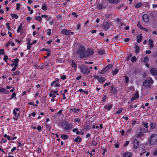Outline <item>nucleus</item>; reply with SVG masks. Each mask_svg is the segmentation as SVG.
<instances>
[{"mask_svg":"<svg viewBox=\"0 0 157 157\" xmlns=\"http://www.w3.org/2000/svg\"><path fill=\"white\" fill-rule=\"evenodd\" d=\"M10 16L12 18V19H13L14 18L16 19H17L19 17L16 14H14L13 13H10Z\"/></svg>","mask_w":157,"mask_h":157,"instance_id":"nucleus-22","label":"nucleus"},{"mask_svg":"<svg viewBox=\"0 0 157 157\" xmlns=\"http://www.w3.org/2000/svg\"><path fill=\"white\" fill-rule=\"evenodd\" d=\"M41 9L44 11L46 10L47 9V6L45 3H44L42 5Z\"/></svg>","mask_w":157,"mask_h":157,"instance_id":"nucleus-26","label":"nucleus"},{"mask_svg":"<svg viewBox=\"0 0 157 157\" xmlns=\"http://www.w3.org/2000/svg\"><path fill=\"white\" fill-rule=\"evenodd\" d=\"M94 79H98L100 83L104 82L106 80L105 78L103 77L95 76L94 77Z\"/></svg>","mask_w":157,"mask_h":157,"instance_id":"nucleus-7","label":"nucleus"},{"mask_svg":"<svg viewBox=\"0 0 157 157\" xmlns=\"http://www.w3.org/2000/svg\"><path fill=\"white\" fill-rule=\"evenodd\" d=\"M47 35L48 36H50L51 35V29H48L47 30Z\"/></svg>","mask_w":157,"mask_h":157,"instance_id":"nucleus-53","label":"nucleus"},{"mask_svg":"<svg viewBox=\"0 0 157 157\" xmlns=\"http://www.w3.org/2000/svg\"><path fill=\"white\" fill-rule=\"evenodd\" d=\"M148 42L149 43V45H150V47L152 48L154 46V45L153 44V41L152 39H150L149 40Z\"/></svg>","mask_w":157,"mask_h":157,"instance_id":"nucleus-23","label":"nucleus"},{"mask_svg":"<svg viewBox=\"0 0 157 157\" xmlns=\"http://www.w3.org/2000/svg\"><path fill=\"white\" fill-rule=\"evenodd\" d=\"M8 91L2 87H0V93H2L7 94L8 93Z\"/></svg>","mask_w":157,"mask_h":157,"instance_id":"nucleus-18","label":"nucleus"},{"mask_svg":"<svg viewBox=\"0 0 157 157\" xmlns=\"http://www.w3.org/2000/svg\"><path fill=\"white\" fill-rule=\"evenodd\" d=\"M112 106L113 105L111 104L109 105L108 106H105V109H106L107 110H109L111 109V108L112 107Z\"/></svg>","mask_w":157,"mask_h":157,"instance_id":"nucleus-29","label":"nucleus"},{"mask_svg":"<svg viewBox=\"0 0 157 157\" xmlns=\"http://www.w3.org/2000/svg\"><path fill=\"white\" fill-rule=\"evenodd\" d=\"M140 132L143 134V133H146L147 132H149V131L147 129H145L144 128H140Z\"/></svg>","mask_w":157,"mask_h":157,"instance_id":"nucleus-27","label":"nucleus"},{"mask_svg":"<svg viewBox=\"0 0 157 157\" xmlns=\"http://www.w3.org/2000/svg\"><path fill=\"white\" fill-rule=\"evenodd\" d=\"M142 18L143 21L145 23H147L149 21V17L147 14H144L142 16Z\"/></svg>","mask_w":157,"mask_h":157,"instance_id":"nucleus-8","label":"nucleus"},{"mask_svg":"<svg viewBox=\"0 0 157 157\" xmlns=\"http://www.w3.org/2000/svg\"><path fill=\"white\" fill-rule=\"evenodd\" d=\"M113 65L112 64H109L106 66L104 69H112Z\"/></svg>","mask_w":157,"mask_h":157,"instance_id":"nucleus-34","label":"nucleus"},{"mask_svg":"<svg viewBox=\"0 0 157 157\" xmlns=\"http://www.w3.org/2000/svg\"><path fill=\"white\" fill-rule=\"evenodd\" d=\"M32 19V17H28L26 18V21L27 22H30Z\"/></svg>","mask_w":157,"mask_h":157,"instance_id":"nucleus-48","label":"nucleus"},{"mask_svg":"<svg viewBox=\"0 0 157 157\" xmlns=\"http://www.w3.org/2000/svg\"><path fill=\"white\" fill-rule=\"evenodd\" d=\"M19 61V59L18 58H16L12 61V62L14 64L15 67L12 69H16V67L18 66V63Z\"/></svg>","mask_w":157,"mask_h":157,"instance_id":"nucleus-12","label":"nucleus"},{"mask_svg":"<svg viewBox=\"0 0 157 157\" xmlns=\"http://www.w3.org/2000/svg\"><path fill=\"white\" fill-rule=\"evenodd\" d=\"M154 81L151 77L149 78V80H146L143 83V86L147 89L150 88L151 87V84H153Z\"/></svg>","mask_w":157,"mask_h":157,"instance_id":"nucleus-2","label":"nucleus"},{"mask_svg":"<svg viewBox=\"0 0 157 157\" xmlns=\"http://www.w3.org/2000/svg\"><path fill=\"white\" fill-rule=\"evenodd\" d=\"M71 65L72 67L74 68H76L77 65L75 62L73 60H72L71 62Z\"/></svg>","mask_w":157,"mask_h":157,"instance_id":"nucleus-30","label":"nucleus"},{"mask_svg":"<svg viewBox=\"0 0 157 157\" xmlns=\"http://www.w3.org/2000/svg\"><path fill=\"white\" fill-rule=\"evenodd\" d=\"M35 19L40 22H41L42 21V17L40 16H36L35 17Z\"/></svg>","mask_w":157,"mask_h":157,"instance_id":"nucleus-25","label":"nucleus"},{"mask_svg":"<svg viewBox=\"0 0 157 157\" xmlns=\"http://www.w3.org/2000/svg\"><path fill=\"white\" fill-rule=\"evenodd\" d=\"M78 129L77 128H74L73 130V132H75V131H76V133L77 134H78L79 133V132L78 131Z\"/></svg>","mask_w":157,"mask_h":157,"instance_id":"nucleus-49","label":"nucleus"},{"mask_svg":"<svg viewBox=\"0 0 157 157\" xmlns=\"http://www.w3.org/2000/svg\"><path fill=\"white\" fill-rule=\"evenodd\" d=\"M122 110L123 109H120L117 111L116 112V113L117 114H120L121 113Z\"/></svg>","mask_w":157,"mask_h":157,"instance_id":"nucleus-51","label":"nucleus"},{"mask_svg":"<svg viewBox=\"0 0 157 157\" xmlns=\"http://www.w3.org/2000/svg\"><path fill=\"white\" fill-rule=\"evenodd\" d=\"M143 5V3L141 2H140L139 3H137L135 4V8L136 9H138L140 7H142Z\"/></svg>","mask_w":157,"mask_h":157,"instance_id":"nucleus-14","label":"nucleus"},{"mask_svg":"<svg viewBox=\"0 0 157 157\" xmlns=\"http://www.w3.org/2000/svg\"><path fill=\"white\" fill-rule=\"evenodd\" d=\"M81 72L84 74H87L90 72L89 69H81Z\"/></svg>","mask_w":157,"mask_h":157,"instance_id":"nucleus-24","label":"nucleus"},{"mask_svg":"<svg viewBox=\"0 0 157 157\" xmlns=\"http://www.w3.org/2000/svg\"><path fill=\"white\" fill-rule=\"evenodd\" d=\"M16 95V94L15 93H13L11 97V99H13L14 98H15V99H16V98L15 97Z\"/></svg>","mask_w":157,"mask_h":157,"instance_id":"nucleus-52","label":"nucleus"},{"mask_svg":"<svg viewBox=\"0 0 157 157\" xmlns=\"http://www.w3.org/2000/svg\"><path fill=\"white\" fill-rule=\"evenodd\" d=\"M137 42L138 43H140L142 41L143 38L142 36H141V34H140L139 36H137Z\"/></svg>","mask_w":157,"mask_h":157,"instance_id":"nucleus-20","label":"nucleus"},{"mask_svg":"<svg viewBox=\"0 0 157 157\" xmlns=\"http://www.w3.org/2000/svg\"><path fill=\"white\" fill-rule=\"evenodd\" d=\"M155 123L151 122L150 124V128L151 129H154L155 128Z\"/></svg>","mask_w":157,"mask_h":157,"instance_id":"nucleus-32","label":"nucleus"},{"mask_svg":"<svg viewBox=\"0 0 157 157\" xmlns=\"http://www.w3.org/2000/svg\"><path fill=\"white\" fill-rule=\"evenodd\" d=\"M134 48L135 49V52L136 54L138 53L140 51V47L137 45L136 44L134 46Z\"/></svg>","mask_w":157,"mask_h":157,"instance_id":"nucleus-15","label":"nucleus"},{"mask_svg":"<svg viewBox=\"0 0 157 157\" xmlns=\"http://www.w3.org/2000/svg\"><path fill=\"white\" fill-rule=\"evenodd\" d=\"M61 33L65 35L70 36V30H67V29H64L62 31Z\"/></svg>","mask_w":157,"mask_h":157,"instance_id":"nucleus-10","label":"nucleus"},{"mask_svg":"<svg viewBox=\"0 0 157 157\" xmlns=\"http://www.w3.org/2000/svg\"><path fill=\"white\" fill-rule=\"evenodd\" d=\"M139 97V94L138 92L136 93L135 95L131 99V101H133L138 98Z\"/></svg>","mask_w":157,"mask_h":157,"instance_id":"nucleus-21","label":"nucleus"},{"mask_svg":"<svg viewBox=\"0 0 157 157\" xmlns=\"http://www.w3.org/2000/svg\"><path fill=\"white\" fill-rule=\"evenodd\" d=\"M21 6V4L19 3L16 4V9L17 10H19L20 9V7Z\"/></svg>","mask_w":157,"mask_h":157,"instance_id":"nucleus-43","label":"nucleus"},{"mask_svg":"<svg viewBox=\"0 0 157 157\" xmlns=\"http://www.w3.org/2000/svg\"><path fill=\"white\" fill-rule=\"evenodd\" d=\"M0 54L4 55L5 52H4V50L3 49H0Z\"/></svg>","mask_w":157,"mask_h":157,"instance_id":"nucleus-50","label":"nucleus"},{"mask_svg":"<svg viewBox=\"0 0 157 157\" xmlns=\"http://www.w3.org/2000/svg\"><path fill=\"white\" fill-rule=\"evenodd\" d=\"M19 110V109L18 108H16L15 109H14L13 110V113L14 116H16L17 117H18L20 115L19 114H18L17 115V112Z\"/></svg>","mask_w":157,"mask_h":157,"instance_id":"nucleus-16","label":"nucleus"},{"mask_svg":"<svg viewBox=\"0 0 157 157\" xmlns=\"http://www.w3.org/2000/svg\"><path fill=\"white\" fill-rule=\"evenodd\" d=\"M98 54L99 55H102L105 53L104 50L102 49H100L98 51Z\"/></svg>","mask_w":157,"mask_h":157,"instance_id":"nucleus-28","label":"nucleus"},{"mask_svg":"<svg viewBox=\"0 0 157 157\" xmlns=\"http://www.w3.org/2000/svg\"><path fill=\"white\" fill-rule=\"evenodd\" d=\"M76 29L78 30H80L81 29V24L80 23H78L77 25Z\"/></svg>","mask_w":157,"mask_h":157,"instance_id":"nucleus-40","label":"nucleus"},{"mask_svg":"<svg viewBox=\"0 0 157 157\" xmlns=\"http://www.w3.org/2000/svg\"><path fill=\"white\" fill-rule=\"evenodd\" d=\"M73 125L71 123H68L66 124L64 129L65 130H68L72 128Z\"/></svg>","mask_w":157,"mask_h":157,"instance_id":"nucleus-9","label":"nucleus"},{"mask_svg":"<svg viewBox=\"0 0 157 157\" xmlns=\"http://www.w3.org/2000/svg\"><path fill=\"white\" fill-rule=\"evenodd\" d=\"M85 51V48L83 46H81L78 49L77 52V54L80 55V58H84Z\"/></svg>","mask_w":157,"mask_h":157,"instance_id":"nucleus-3","label":"nucleus"},{"mask_svg":"<svg viewBox=\"0 0 157 157\" xmlns=\"http://www.w3.org/2000/svg\"><path fill=\"white\" fill-rule=\"evenodd\" d=\"M134 146L133 149H137L139 146V142L136 139H134Z\"/></svg>","mask_w":157,"mask_h":157,"instance_id":"nucleus-11","label":"nucleus"},{"mask_svg":"<svg viewBox=\"0 0 157 157\" xmlns=\"http://www.w3.org/2000/svg\"><path fill=\"white\" fill-rule=\"evenodd\" d=\"M148 123L146 122H142V125L146 128H148L149 127Z\"/></svg>","mask_w":157,"mask_h":157,"instance_id":"nucleus-37","label":"nucleus"},{"mask_svg":"<svg viewBox=\"0 0 157 157\" xmlns=\"http://www.w3.org/2000/svg\"><path fill=\"white\" fill-rule=\"evenodd\" d=\"M4 137L5 138L7 137L8 140H10V136L7 135V134H5L4 135Z\"/></svg>","mask_w":157,"mask_h":157,"instance_id":"nucleus-58","label":"nucleus"},{"mask_svg":"<svg viewBox=\"0 0 157 157\" xmlns=\"http://www.w3.org/2000/svg\"><path fill=\"white\" fill-rule=\"evenodd\" d=\"M137 26L139 28L140 30L143 29H144V28L141 25L140 22L139 21L138 22Z\"/></svg>","mask_w":157,"mask_h":157,"instance_id":"nucleus-38","label":"nucleus"},{"mask_svg":"<svg viewBox=\"0 0 157 157\" xmlns=\"http://www.w3.org/2000/svg\"><path fill=\"white\" fill-rule=\"evenodd\" d=\"M97 144V143L96 141H95L94 140H93L91 142V145L93 146H95Z\"/></svg>","mask_w":157,"mask_h":157,"instance_id":"nucleus-42","label":"nucleus"},{"mask_svg":"<svg viewBox=\"0 0 157 157\" xmlns=\"http://www.w3.org/2000/svg\"><path fill=\"white\" fill-rule=\"evenodd\" d=\"M81 138H80L79 136H77V137L76 138H75L74 140L75 142H77L78 141V143L80 142L81 141Z\"/></svg>","mask_w":157,"mask_h":157,"instance_id":"nucleus-36","label":"nucleus"},{"mask_svg":"<svg viewBox=\"0 0 157 157\" xmlns=\"http://www.w3.org/2000/svg\"><path fill=\"white\" fill-rule=\"evenodd\" d=\"M22 24L21 23L20 24V25H19L17 28V33H19L21 32V30L22 28Z\"/></svg>","mask_w":157,"mask_h":157,"instance_id":"nucleus-33","label":"nucleus"},{"mask_svg":"<svg viewBox=\"0 0 157 157\" xmlns=\"http://www.w3.org/2000/svg\"><path fill=\"white\" fill-rule=\"evenodd\" d=\"M125 81L126 83H128V82H129L128 77L127 76H125Z\"/></svg>","mask_w":157,"mask_h":157,"instance_id":"nucleus-46","label":"nucleus"},{"mask_svg":"<svg viewBox=\"0 0 157 157\" xmlns=\"http://www.w3.org/2000/svg\"><path fill=\"white\" fill-rule=\"evenodd\" d=\"M136 56H133L132 58V59H131V61L133 62V63H134L136 61Z\"/></svg>","mask_w":157,"mask_h":157,"instance_id":"nucleus-44","label":"nucleus"},{"mask_svg":"<svg viewBox=\"0 0 157 157\" xmlns=\"http://www.w3.org/2000/svg\"><path fill=\"white\" fill-rule=\"evenodd\" d=\"M148 58L147 56H145L144 57V62L145 63L147 62L148 60Z\"/></svg>","mask_w":157,"mask_h":157,"instance_id":"nucleus-54","label":"nucleus"},{"mask_svg":"<svg viewBox=\"0 0 157 157\" xmlns=\"http://www.w3.org/2000/svg\"><path fill=\"white\" fill-rule=\"evenodd\" d=\"M132 152H125L123 155V157H131L132 155Z\"/></svg>","mask_w":157,"mask_h":157,"instance_id":"nucleus-13","label":"nucleus"},{"mask_svg":"<svg viewBox=\"0 0 157 157\" xmlns=\"http://www.w3.org/2000/svg\"><path fill=\"white\" fill-rule=\"evenodd\" d=\"M124 6V5L122 4H121V5H120L119 6H118L117 7V8L118 9H121V8H122V7H123Z\"/></svg>","mask_w":157,"mask_h":157,"instance_id":"nucleus-61","label":"nucleus"},{"mask_svg":"<svg viewBox=\"0 0 157 157\" xmlns=\"http://www.w3.org/2000/svg\"><path fill=\"white\" fill-rule=\"evenodd\" d=\"M32 45V44H27V49L29 50H31V46Z\"/></svg>","mask_w":157,"mask_h":157,"instance_id":"nucleus-41","label":"nucleus"},{"mask_svg":"<svg viewBox=\"0 0 157 157\" xmlns=\"http://www.w3.org/2000/svg\"><path fill=\"white\" fill-rule=\"evenodd\" d=\"M9 25H10L9 23H6V25L7 26V29L9 30H10L11 29H10V27L9 26Z\"/></svg>","mask_w":157,"mask_h":157,"instance_id":"nucleus-56","label":"nucleus"},{"mask_svg":"<svg viewBox=\"0 0 157 157\" xmlns=\"http://www.w3.org/2000/svg\"><path fill=\"white\" fill-rule=\"evenodd\" d=\"M68 136L66 134H63L61 136V137L63 139H66L68 138Z\"/></svg>","mask_w":157,"mask_h":157,"instance_id":"nucleus-39","label":"nucleus"},{"mask_svg":"<svg viewBox=\"0 0 157 157\" xmlns=\"http://www.w3.org/2000/svg\"><path fill=\"white\" fill-rule=\"evenodd\" d=\"M106 71V69H102V70H101V72H100V73L101 74H104L105 72Z\"/></svg>","mask_w":157,"mask_h":157,"instance_id":"nucleus-63","label":"nucleus"},{"mask_svg":"<svg viewBox=\"0 0 157 157\" xmlns=\"http://www.w3.org/2000/svg\"><path fill=\"white\" fill-rule=\"evenodd\" d=\"M21 73V72L19 71H15V72H14L13 75H18Z\"/></svg>","mask_w":157,"mask_h":157,"instance_id":"nucleus-45","label":"nucleus"},{"mask_svg":"<svg viewBox=\"0 0 157 157\" xmlns=\"http://www.w3.org/2000/svg\"><path fill=\"white\" fill-rule=\"evenodd\" d=\"M144 136L143 134L141 133L140 132L139 133H136L135 136V137L136 138H141L142 136Z\"/></svg>","mask_w":157,"mask_h":157,"instance_id":"nucleus-17","label":"nucleus"},{"mask_svg":"<svg viewBox=\"0 0 157 157\" xmlns=\"http://www.w3.org/2000/svg\"><path fill=\"white\" fill-rule=\"evenodd\" d=\"M149 140L150 145L155 144L157 143V134H152L149 137Z\"/></svg>","mask_w":157,"mask_h":157,"instance_id":"nucleus-1","label":"nucleus"},{"mask_svg":"<svg viewBox=\"0 0 157 157\" xmlns=\"http://www.w3.org/2000/svg\"><path fill=\"white\" fill-rule=\"evenodd\" d=\"M71 15L75 17H77L78 16V15L76 14V13L75 12H72L71 13Z\"/></svg>","mask_w":157,"mask_h":157,"instance_id":"nucleus-57","label":"nucleus"},{"mask_svg":"<svg viewBox=\"0 0 157 157\" xmlns=\"http://www.w3.org/2000/svg\"><path fill=\"white\" fill-rule=\"evenodd\" d=\"M118 69H116L113 71V75H116L118 72Z\"/></svg>","mask_w":157,"mask_h":157,"instance_id":"nucleus-55","label":"nucleus"},{"mask_svg":"<svg viewBox=\"0 0 157 157\" xmlns=\"http://www.w3.org/2000/svg\"><path fill=\"white\" fill-rule=\"evenodd\" d=\"M94 51L93 49H90V48H88L87 50L85 51L84 58L92 56L94 54Z\"/></svg>","mask_w":157,"mask_h":157,"instance_id":"nucleus-4","label":"nucleus"},{"mask_svg":"<svg viewBox=\"0 0 157 157\" xmlns=\"http://www.w3.org/2000/svg\"><path fill=\"white\" fill-rule=\"evenodd\" d=\"M70 110L74 113H76L79 111V110L78 109H77L75 108H73L72 109H71Z\"/></svg>","mask_w":157,"mask_h":157,"instance_id":"nucleus-35","label":"nucleus"},{"mask_svg":"<svg viewBox=\"0 0 157 157\" xmlns=\"http://www.w3.org/2000/svg\"><path fill=\"white\" fill-rule=\"evenodd\" d=\"M9 41V43H10V45L11 44V45L12 46H14L15 44L14 43H13V42H12V41Z\"/></svg>","mask_w":157,"mask_h":157,"instance_id":"nucleus-62","label":"nucleus"},{"mask_svg":"<svg viewBox=\"0 0 157 157\" xmlns=\"http://www.w3.org/2000/svg\"><path fill=\"white\" fill-rule=\"evenodd\" d=\"M98 8L99 10H101L103 8V6L102 5H99L98 6Z\"/></svg>","mask_w":157,"mask_h":157,"instance_id":"nucleus-60","label":"nucleus"},{"mask_svg":"<svg viewBox=\"0 0 157 157\" xmlns=\"http://www.w3.org/2000/svg\"><path fill=\"white\" fill-rule=\"evenodd\" d=\"M132 56V55L130 54L127 57H126V60L127 61H128L129 59H130V58Z\"/></svg>","mask_w":157,"mask_h":157,"instance_id":"nucleus-64","label":"nucleus"},{"mask_svg":"<svg viewBox=\"0 0 157 157\" xmlns=\"http://www.w3.org/2000/svg\"><path fill=\"white\" fill-rule=\"evenodd\" d=\"M27 8L28 9V10L30 11V13L31 14L33 13V10L31 9L30 7L29 6H28Z\"/></svg>","mask_w":157,"mask_h":157,"instance_id":"nucleus-47","label":"nucleus"},{"mask_svg":"<svg viewBox=\"0 0 157 157\" xmlns=\"http://www.w3.org/2000/svg\"><path fill=\"white\" fill-rule=\"evenodd\" d=\"M56 95H59V93L58 90H52V92L49 94V96L50 97L55 98L56 97Z\"/></svg>","mask_w":157,"mask_h":157,"instance_id":"nucleus-6","label":"nucleus"},{"mask_svg":"<svg viewBox=\"0 0 157 157\" xmlns=\"http://www.w3.org/2000/svg\"><path fill=\"white\" fill-rule=\"evenodd\" d=\"M150 72L153 75H157V70L155 69H150Z\"/></svg>","mask_w":157,"mask_h":157,"instance_id":"nucleus-19","label":"nucleus"},{"mask_svg":"<svg viewBox=\"0 0 157 157\" xmlns=\"http://www.w3.org/2000/svg\"><path fill=\"white\" fill-rule=\"evenodd\" d=\"M112 25V23L110 22L105 21L102 25V27L103 29L105 30H108Z\"/></svg>","mask_w":157,"mask_h":157,"instance_id":"nucleus-5","label":"nucleus"},{"mask_svg":"<svg viewBox=\"0 0 157 157\" xmlns=\"http://www.w3.org/2000/svg\"><path fill=\"white\" fill-rule=\"evenodd\" d=\"M8 59V56L6 55L3 58V60L7 62V61Z\"/></svg>","mask_w":157,"mask_h":157,"instance_id":"nucleus-59","label":"nucleus"},{"mask_svg":"<svg viewBox=\"0 0 157 157\" xmlns=\"http://www.w3.org/2000/svg\"><path fill=\"white\" fill-rule=\"evenodd\" d=\"M144 6L146 8H149L150 7V4L148 2H144Z\"/></svg>","mask_w":157,"mask_h":157,"instance_id":"nucleus-31","label":"nucleus"}]
</instances>
